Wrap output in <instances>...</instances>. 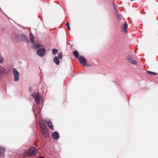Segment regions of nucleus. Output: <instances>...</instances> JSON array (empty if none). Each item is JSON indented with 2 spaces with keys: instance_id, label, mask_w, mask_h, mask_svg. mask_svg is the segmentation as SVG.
<instances>
[{
  "instance_id": "f257e3e1",
  "label": "nucleus",
  "mask_w": 158,
  "mask_h": 158,
  "mask_svg": "<svg viewBox=\"0 0 158 158\" xmlns=\"http://www.w3.org/2000/svg\"><path fill=\"white\" fill-rule=\"evenodd\" d=\"M25 153L26 156H33L36 154L37 150L35 148L32 147L26 151Z\"/></svg>"
},
{
  "instance_id": "f03ea898",
  "label": "nucleus",
  "mask_w": 158,
  "mask_h": 158,
  "mask_svg": "<svg viewBox=\"0 0 158 158\" xmlns=\"http://www.w3.org/2000/svg\"><path fill=\"white\" fill-rule=\"evenodd\" d=\"M32 96L37 103L39 104L42 102V100L39 93H33L32 94Z\"/></svg>"
},
{
  "instance_id": "7ed1b4c3",
  "label": "nucleus",
  "mask_w": 158,
  "mask_h": 158,
  "mask_svg": "<svg viewBox=\"0 0 158 158\" xmlns=\"http://www.w3.org/2000/svg\"><path fill=\"white\" fill-rule=\"evenodd\" d=\"M126 59L130 63L134 65L137 64V62L134 59L133 57L131 55H128L126 56Z\"/></svg>"
},
{
  "instance_id": "20e7f679",
  "label": "nucleus",
  "mask_w": 158,
  "mask_h": 158,
  "mask_svg": "<svg viewBox=\"0 0 158 158\" xmlns=\"http://www.w3.org/2000/svg\"><path fill=\"white\" fill-rule=\"evenodd\" d=\"M13 75L14 77V80L15 81H18L19 79V73L17 71L16 69H13Z\"/></svg>"
},
{
  "instance_id": "39448f33",
  "label": "nucleus",
  "mask_w": 158,
  "mask_h": 158,
  "mask_svg": "<svg viewBox=\"0 0 158 158\" xmlns=\"http://www.w3.org/2000/svg\"><path fill=\"white\" fill-rule=\"evenodd\" d=\"M42 131L43 132V135H44V137L47 138L49 136V133L48 131L47 127L41 129Z\"/></svg>"
},
{
  "instance_id": "423d86ee",
  "label": "nucleus",
  "mask_w": 158,
  "mask_h": 158,
  "mask_svg": "<svg viewBox=\"0 0 158 158\" xmlns=\"http://www.w3.org/2000/svg\"><path fill=\"white\" fill-rule=\"evenodd\" d=\"M78 58V61L79 62L82 64H83L85 63L86 62V60L82 56L80 55Z\"/></svg>"
},
{
  "instance_id": "0eeeda50",
  "label": "nucleus",
  "mask_w": 158,
  "mask_h": 158,
  "mask_svg": "<svg viewBox=\"0 0 158 158\" xmlns=\"http://www.w3.org/2000/svg\"><path fill=\"white\" fill-rule=\"evenodd\" d=\"M46 52V50H37L36 53L40 57L43 56Z\"/></svg>"
},
{
  "instance_id": "6e6552de",
  "label": "nucleus",
  "mask_w": 158,
  "mask_h": 158,
  "mask_svg": "<svg viewBox=\"0 0 158 158\" xmlns=\"http://www.w3.org/2000/svg\"><path fill=\"white\" fill-rule=\"evenodd\" d=\"M127 22H125L123 25L121 26L122 31L123 32H124L125 33L127 32V28L128 25L127 24Z\"/></svg>"
},
{
  "instance_id": "1a4fd4ad",
  "label": "nucleus",
  "mask_w": 158,
  "mask_h": 158,
  "mask_svg": "<svg viewBox=\"0 0 158 158\" xmlns=\"http://www.w3.org/2000/svg\"><path fill=\"white\" fill-rule=\"evenodd\" d=\"M52 137L54 139L57 140L59 138L60 135L58 133L57 131H56L52 134Z\"/></svg>"
},
{
  "instance_id": "9d476101",
  "label": "nucleus",
  "mask_w": 158,
  "mask_h": 158,
  "mask_svg": "<svg viewBox=\"0 0 158 158\" xmlns=\"http://www.w3.org/2000/svg\"><path fill=\"white\" fill-rule=\"evenodd\" d=\"M46 121L50 128L52 130H54L53 126L52 125V122L50 121V120L48 119Z\"/></svg>"
},
{
  "instance_id": "9b49d317",
  "label": "nucleus",
  "mask_w": 158,
  "mask_h": 158,
  "mask_svg": "<svg viewBox=\"0 0 158 158\" xmlns=\"http://www.w3.org/2000/svg\"><path fill=\"white\" fill-rule=\"evenodd\" d=\"M6 73V71L3 68H0V79L2 77V73Z\"/></svg>"
},
{
  "instance_id": "f8f14e48",
  "label": "nucleus",
  "mask_w": 158,
  "mask_h": 158,
  "mask_svg": "<svg viewBox=\"0 0 158 158\" xmlns=\"http://www.w3.org/2000/svg\"><path fill=\"white\" fill-rule=\"evenodd\" d=\"M39 123L41 129H44V128H45L46 127V126L45 125L44 122L43 121H40L39 122Z\"/></svg>"
},
{
  "instance_id": "ddd939ff",
  "label": "nucleus",
  "mask_w": 158,
  "mask_h": 158,
  "mask_svg": "<svg viewBox=\"0 0 158 158\" xmlns=\"http://www.w3.org/2000/svg\"><path fill=\"white\" fill-rule=\"evenodd\" d=\"M119 13H115V15L117 17L118 19V20L120 21L123 18L122 15L119 14Z\"/></svg>"
},
{
  "instance_id": "4468645a",
  "label": "nucleus",
  "mask_w": 158,
  "mask_h": 158,
  "mask_svg": "<svg viewBox=\"0 0 158 158\" xmlns=\"http://www.w3.org/2000/svg\"><path fill=\"white\" fill-rule=\"evenodd\" d=\"M54 62L55 64H56L57 65H59V58H58L57 56L55 57L54 59Z\"/></svg>"
},
{
  "instance_id": "2eb2a0df",
  "label": "nucleus",
  "mask_w": 158,
  "mask_h": 158,
  "mask_svg": "<svg viewBox=\"0 0 158 158\" xmlns=\"http://www.w3.org/2000/svg\"><path fill=\"white\" fill-rule=\"evenodd\" d=\"M73 54L77 59H78L79 56L78 52L77 51H74L73 52Z\"/></svg>"
},
{
  "instance_id": "dca6fc26",
  "label": "nucleus",
  "mask_w": 158,
  "mask_h": 158,
  "mask_svg": "<svg viewBox=\"0 0 158 158\" xmlns=\"http://www.w3.org/2000/svg\"><path fill=\"white\" fill-rule=\"evenodd\" d=\"M113 8H114V9L115 11V13H119V12L117 10V7L115 4V3L114 2H113Z\"/></svg>"
},
{
  "instance_id": "f3484780",
  "label": "nucleus",
  "mask_w": 158,
  "mask_h": 158,
  "mask_svg": "<svg viewBox=\"0 0 158 158\" xmlns=\"http://www.w3.org/2000/svg\"><path fill=\"white\" fill-rule=\"evenodd\" d=\"M34 36L32 33H31L30 34V40L31 42V43L33 44L34 43Z\"/></svg>"
},
{
  "instance_id": "a211bd4d",
  "label": "nucleus",
  "mask_w": 158,
  "mask_h": 158,
  "mask_svg": "<svg viewBox=\"0 0 158 158\" xmlns=\"http://www.w3.org/2000/svg\"><path fill=\"white\" fill-rule=\"evenodd\" d=\"M42 46L40 45H39L38 44H36L35 45H34L33 46V47L34 48H35V49L38 48H40L42 47Z\"/></svg>"
},
{
  "instance_id": "6ab92c4d",
  "label": "nucleus",
  "mask_w": 158,
  "mask_h": 158,
  "mask_svg": "<svg viewBox=\"0 0 158 158\" xmlns=\"http://www.w3.org/2000/svg\"><path fill=\"white\" fill-rule=\"evenodd\" d=\"M147 73H148L149 74L151 75H156L157 74V73H154L150 71H148Z\"/></svg>"
},
{
  "instance_id": "aec40b11",
  "label": "nucleus",
  "mask_w": 158,
  "mask_h": 158,
  "mask_svg": "<svg viewBox=\"0 0 158 158\" xmlns=\"http://www.w3.org/2000/svg\"><path fill=\"white\" fill-rule=\"evenodd\" d=\"M58 58L60 59H62V53L61 52H59L58 54Z\"/></svg>"
},
{
  "instance_id": "412c9836",
  "label": "nucleus",
  "mask_w": 158,
  "mask_h": 158,
  "mask_svg": "<svg viewBox=\"0 0 158 158\" xmlns=\"http://www.w3.org/2000/svg\"><path fill=\"white\" fill-rule=\"evenodd\" d=\"M83 65H84V66H85L89 67L91 66V65L89 64L85 63L83 64Z\"/></svg>"
},
{
  "instance_id": "4be33fe9",
  "label": "nucleus",
  "mask_w": 158,
  "mask_h": 158,
  "mask_svg": "<svg viewBox=\"0 0 158 158\" xmlns=\"http://www.w3.org/2000/svg\"><path fill=\"white\" fill-rule=\"evenodd\" d=\"M13 37L14 38V39L16 40H17L19 37H18V35L16 34H14L13 35Z\"/></svg>"
},
{
  "instance_id": "5701e85b",
  "label": "nucleus",
  "mask_w": 158,
  "mask_h": 158,
  "mask_svg": "<svg viewBox=\"0 0 158 158\" xmlns=\"http://www.w3.org/2000/svg\"><path fill=\"white\" fill-rule=\"evenodd\" d=\"M0 150L3 151H5L6 148L4 147L0 146Z\"/></svg>"
},
{
  "instance_id": "b1692460",
  "label": "nucleus",
  "mask_w": 158,
  "mask_h": 158,
  "mask_svg": "<svg viewBox=\"0 0 158 158\" xmlns=\"http://www.w3.org/2000/svg\"><path fill=\"white\" fill-rule=\"evenodd\" d=\"M22 40H23L25 41L27 39V37L25 35L22 36L21 37Z\"/></svg>"
},
{
  "instance_id": "393cba45",
  "label": "nucleus",
  "mask_w": 158,
  "mask_h": 158,
  "mask_svg": "<svg viewBox=\"0 0 158 158\" xmlns=\"http://www.w3.org/2000/svg\"><path fill=\"white\" fill-rule=\"evenodd\" d=\"M58 52V50H52V53L53 55H56Z\"/></svg>"
},
{
  "instance_id": "a878e982",
  "label": "nucleus",
  "mask_w": 158,
  "mask_h": 158,
  "mask_svg": "<svg viewBox=\"0 0 158 158\" xmlns=\"http://www.w3.org/2000/svg\"><path fill=\"white\" fill-rule=\"evenodd\" d=\"M5 155V153L0 151V156H3Z\"/></svg>"
},
{
  "instance_id": "bb28decb",
  "label": "nucleus",
  "mask_w": 158,
  "mask_h": 158,
  "mask_svg": "<svg viewBox=\"0 0 158 158\" xmlns=\"http://www.w3.org/2000/svg\"><path fill=\"white\" fill-rule=\"evenodd\" d=\"M3 61V59L2 58H0V63H2Z\"/></svg>"
},
{
  "instance_id": "cd10ccee",
  "label": "nucleus",
  "mask_w": 158,
  "mask_h": 158,
  "mask_svg": "<svg viewBox=\"0 0 158 158\" xmlns=\"http://www.w3.org/2000/svg\"><path fill=\"white\" fill-rule=\"evenodd\" d=\"M66 26H67L68 27H69V22H67L66 23Z\"/></svg>"
},
{
  "instance_id": "c85d7f7f",
  "label": "nucleus",
  "mask_w": 158,
  "mask_h": 158,
  "mask_svg": "<svg viewBox=\"0 0 158 158\" xmlns=\"http://www.w3.org/2000/svg\"><path fill=\"white\" fill-rule=\"evenodd\" d=\"M68 29L69 30H70V28L69 26V27H68Z\"/></svg>"
},
{
  "instance_id": "c756f323",
  "label": "nucleus",
  "mask_w": 158,
  "mask_h": 158,
  "mask_svg": "<svg viewBox=\"0 0 158 158\" xmlns=\"http://www.w3.org/2000/svg\"><path fill=\"white\" fill-rule=\"evenodd\" d=\"M39 158H44L43 157V156H40Z\"/></svg>"
},
{
  "instance_id": "7c9ffc66",
  "label": "nucleus",
  "mask_w": 158,
  "mask_h": 158,
  "mask_svg": "<svg viewBox=\"0 0 158 158\" xmlns=\"http://www.w3.org/2000/svg\"><path fill=\"white\" fill-rule=\"evenodd\" d=\"M40 49H42V50H43V49H45L44 48H40Z\"/></svg>"
},
{
  "instance_id": "2f4dec72",
  "label": "nucleus",
  "mask_w": 158,
  "mask_h": 158,
  "mask_svg": "<svg viewBox=\"0 0 158 158\" xmlns=\"http://www.w3.org/2000/svg\"><path fill=\"white\" fill-rule=\"evenodd\" d=\"M52 49L55 50V49H55V48H53V49Z\"/></svg>"
},
{
  "instance_id": "473e14b6",
  "label": "nucleus",
  "mask_w": 158,
  "mask_h": 158,
  "mask_svg": "<svg viewBox=\"0 0 158 158\" xmlns=\"http://www.w3.org/2000/svg\"><path fill=\"white\" fill-rule=\"evenodd\" d=\"M131 0V1H134V0Z\"/></svg>"
}]
</instances>
